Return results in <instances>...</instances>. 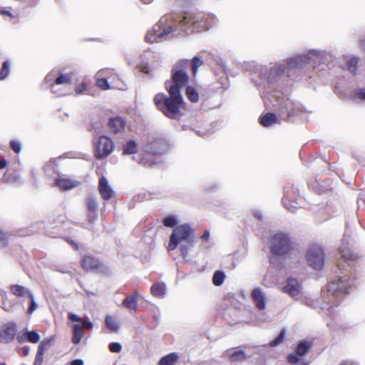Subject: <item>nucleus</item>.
<instances>
[{
  "mask_svg": "<svg viewBox=\"0 0 365 365\" xmlns=\"http://www.w3.org/2000/svg\"><path fill=\"white\" fill-rule=\"evenodd\" d=\"M229 356L232 361H242L246 358L245 352L242 350L234 351L229 354Z\"/></svg>",
  "mask_w": 365,
  "mask_h": 365,
  "instance_id": "37",
  "label": "nucleus"
},
{
  "mask_svg": "<svg viewBox=\"0 0 365 365\" xmlns=\"http://www.w3.org/2000/svg\"><path fill=\"white\" fill-rule=\"evenodd\" d=\"M289 190L286 189L284 190V197L282 199V202L284 205V207L289 212H295L297 210V207L293 205H289V203H287V201L290 200V196H289Z\"/></svg>",
  "mask_w": 365,
  "mask_h": 365,
  "instance_id": "31",
  "label": "nucleus"
},
{
  "mask_svg": "<svg viewBox=\"0 0 365 365\" xmlns=\"http://www.w3.org/2000/svg\"><path fill=\"white\" fill-rule=\"evenodd\" d=\"M167 148L165 142L161 139H155L148 141L143 146V151L152 155H158L163 153Z\"/></svg>",
  "mask_w": 365,
  "mask_h": 365,
  "instance_id": "12",
  "label": "nucleus"
},
{
  "mask_svg": "<svg viewBox=\"0 0 365 365\" xmlns=\"http://www.w3.org/2000/svg\"><path fill=\"white\" fill-rule=\"evenodd\" d=\"M359 61V59L358 57H352L346 63L347 69L353 75L356 74Z\"/></svg>",
  "mask_w": 365,
  "mask_h": 365,
  "instance_id": "33",
  "label": "nucleus"
},
{
  "mask_svg": "<svg viewBox=\"0 0 365 365\" xmlns=\"http://www.w3.org/2000/svg\"><path fill=\"white\" fill-rule=\"evenodd\" d=\"M70 365H84V362L82 359H77L73 360L71 362Z\"/></svg>",
  "mask_w": 365,
  "mask_h": 365,
  "instance_id": "62",
  "label": "nucleus"
},
{
  "mask_svg": "<svg viewBox=\"0 0 365 365\" xmlns=\"http://www.w3.org/2000/svg\"><path fill=\"white\" fill-rule=\"evenodd\" d=\"M186 95L187 98L192 103H196L199 100L198 93L197 92L196 89L191 86H187Z\"/></svg>",
  "mask_w": 365,
  "mask_h": 365,
  "instance_id": "32",
  "label": "nucleus"
},
{
  "mask_svg": "<svg viewBox=\"0 0 365 365\" xmlns=\"http://www.w3.org/2000/svg\"><path fill=\"white\" fill-rule=\"evenodd\" d=\"M180 245V255L182 257V258L185 259L189 254V248L187 245L183 244Z\"/></svg>",
  "mask_w": 365,
  "mask_h": 365,
  "instance_id": "54",
  "label": "nucleus"
},
{
  "mask_svg": "<svg viewBox=\"0 0 365 365\" xmlns=\"http://www.w3.org/2000/svg\"><path fill=\"white\" fill-rule=\"evenodd\" d=\"M307 262L309 266L316 270H320L324 267V254L319 246H313L309 248L307 254Z\"/></svg>",
  "mask_w": 365,
  "mask_h": 365,
  "instance_id": "11",
  "label": "nucleus"
},
{
  "mask_svg": "<svg viewBox=\"0 0 365 365\" xmlns=\"http://www.w3.org/2000/svg\"><path fill=\"white\" fill-rule=\"evenodd\" d=\"M166 286L164 283H156L152 285L150 292L153 296L161 297L164 295Z\"/></svg>",
  "mask_w": 365,
  "mask_h": 365,
  "instance_id": "29",
  "label": "nucleus"
},
{
  "mask_svg": "<svg viewBox=\"0 0 365 365\" xmlns=\"http://www.w3.org/2000/svg\"><path fill=\"white\" fill-rule=\"evenodd\" d=\"M288 361L294 365H308L309 363L304 359H301L294 354H289L287 356Z\"/></svg>",
  "mask_w": 365,
  "mask_h": 365,
  "instance_id": "36",
  "label": "nucleus"
},
{
  "mask_svg": "<svg viewBox=\"0 0 365 365\" xmlns=\"http://www.w3.org/2000/svg\"><path fill=\"white\" fill-rule=\"evenodd\" d=\"M187 59L180 60L175 64L173 69H183V68L187 66Z\"/></svg>",
  "mask_w": 365,
  "mask_h": 365,
  "instance_id": "55",
  "label": "nucleus"
},
{
  "mask_svg": "<svg viewBox=\"0 0 365 365\" xmlns=\"http://www.w3.org/2000/svg\"><path fill=\"white\" fill-rule=\"evenodd\" d=\"M138 152V144L134 140H128L123 146V154L129 155Z\"/></svg>",
  "mask_w": 365,
  "mask_h": 365,
  "instance_id": "24",
  "label": "nucleus"
},
{
  "mask_svg": "<svg viewBox=\"0 0 365 365\" xmlns=\"http://www.w3.org/2000/svg\"><path fill=\"white\" fill-rule=\"evenodd\" d=\"M139 163L144 167L151 168L157 164V161L153 156L142 157L139 161Z\"/></svg>",
  "mask_w": 365,
  "mask_h": 365,
  "instance_id": "38",
  "label": "nucleus"
},
{
  "mask_svg": "<svg viewBox=\"0 0 365 365\" xmlns=\"http://www.w3.org/2000/svg\"><path fill=\"white\" fill-rule=\"evenodd\" d=\"M54 182L57 187L63 190H71L81 184L78 180L63 177H57L54 180Z\"/></svg>",
  "mask_w": 365,
  "mask_h": 365,
  "instance_id": "16",
  "label": "nucleus"
},
{
  "mask_svg": "<svg viewBox=\"0 0 365 365\" xmlns=\"http://www.w3.org/2000/svg\"><path fill=\"white\" fill-rule=\"evenodd\" d=\"M10 147L16 153H19L21 150V143L19 141L14 140L10 142Z\"/></svg>",
  "mask_w": 365,
  "mask_h": 365,
  "instance_id": "52",
  "label": "nucleus"
},
{
  "mask_svg": "<svg viewBox=\"0 0 365 365\" xmlns=\"http://www.w3.org/2000/svg\"><path fill=\"white\" fill-rule=\"evenodd\" d=\"M203 63L202 60L201 58L198 56H195L191 61L192 64V71L194 75H195L197 71L200 66H201Z\"/></svg>",
  "mask_w": 365,
  "mask_h": 365,
  "instance_id": "42",
  "label": "nucleus"
},
{
  "mask_svg": "<svg viewBox=\"0 0 365 365\" xmlns=\"http://www.w3.org/2000/svg\"><path fill=\"white\" fill-rule=\"evenodd\" d=\"M108 127L113 132L119 133L124 129V121L119 117L110 118L108 122Z\"/></svg>",
  "mask_w": 365,
  "mask_h": 365,
  "instance_id": "21",
  "label": "nucleus"
},
{
  "mask_svg": "<svg viewBox=\"0 0 365 365\" xmlns=\"http://www.w3.org/2000/svg\"><path fill=\"white\" fill-rule=\"evenodd\" d=\"M88 217L89 222L91 223H94L98 219L96 212L93 213V212H88Z\"/></svg>",
  "mask_w": 365,
  "mask_h": 365,
  "instance_id": "59",
  "label": "nucleus"
},
{
  "mask_svg": "<svg viewBox=\"0 0 365 365\" xmlns=\"http://www.w3.org/2000/svg\"><path fill=\"white\" fill-rule=\"evenodd\" d=\"M53 81H56V87L61 86L62 88H66L71 92L73 81V76L71 73H58L53 71L46 75L45 82L50 83Z\"/></svg>",
  "mask_w": 365,
  "mask_h": 365,
  "instance_id": "10",
  "label": "nucleus"
},
{
  "mask_svg": "<svg viewBox=\"0 0 365 365\" xmlns=\"http://www.w3.org/2000/svg\"><path fill=\"white\" fill-rule=\"evenodd\" d=\"M225 278V274L224 272L217 270L214 272V274L212 276V283L215 286H220L223 284L224 280Z\"/></svg>",
  "mask_w": 365,
  "mask_h": 365,
  "instance_id": "34",
  "label": "nucleus"
},
{
  "mask_svg": "<svg viewBox=\"0 0 365 365\" xmlns=\"http://www.w3.org/2000/svg\"><path fill=\"white\" fill-rule=\"evenodd\" d=\"M267 108H274L282 120H292L293 118L303 116L307 113L304 106L290 98L287 92L277 91L270 97H263Z\"/></svg>",
  "mask_w": 365,
  "mask_h": 365,
  "instance_id": "4",
  "label": "nucleus"
},
{
  "mask_svg": "<svg viewBox=\"0 0 365 365\" xmlns=\"http://www.w3.org/2000/svg\"><path fill=\"white\" fill-rule=\"evenodd\" d=\"M284 336H285V330L282 329L281 331L279 332V335L274 339H273L272 341H271L269 342V346H276L279 345L284 340Z\"/></svg>",
  "mask_w": 365,
  "mask_h": 365,
  "instance_id": "45",
  "label": "nucleus"
},
{
  "mask_svg": "<svg viewBox=\"0 0 365 365\" xmlns=\"http://www.w3.org/2000/svg\"><path fill=\"white\" fill-rule=\"evenodd\" d=\"M339 365H358L356 363L351 361H342Z\"/></svg>",
  "mask_w": 365,
  "mask_h": 365,
  "instance_id": "64",
  "label": "nucleus"
},
{
  "mask_svg": "<svg viewBox=\"0 0 365 365\" xmlns=\"http://www.w3.org/2000/svg\"><path fill=\"white\" fill-rule=\"evenodd\" d=\"M189 76L184 69H172V80L165 83L169 96L159 93L153 101L158 109L166 117L176 119L180 113L184 100L180 90L188 83Z\"/></svg>",
  "mask_w": 365,
  "mask_h": 365,
  "instance_id": "3",
  "label": "nucleus"
},
{
  "mask_svg": "<svg viewBox=\"0 0 365 365\" xmlns=\"http://www.w3.org/2000/svg\"><path fill=\"white\" fill-rule=\"evenodd\" d=\"M177 224L178 219L174 215H169L165 217L163 220V225L167 227H171L174 229L175 227H177Z\"/></svg>",
  "mask_w": 365,
  "mask_h": 365,
  "instance_id": "39",
  "label": "nucleus"
},
{
  "mask_svg": "<svg viewBox=\"0 0 365 365\" xmlns=\"http://www.w3.org/2000/svg\"><path fill=\"white\" fill-rule=\"evenodd\" d=\"M206 24H154L152 29L147 32L146 42L153 43L166 40L171 37L190 35L208 31Z\"/></svg>",
  "mask_w": 365,
  "mask_h": 365,
  "instance_id": "5",
  "label": "nucleus"
},
{
  "mask_svg": "<svg viewBox=\"0 0 365 365\" xmlns=\"http://www.w3.org/2000/svg\"><path fill=\"white\" fill-rule=\"evenodd\" d=\"M48 83L49 84L51 91L53 93H55V94H56L58 96H65V95H67L68 93H70L66 88H62L61 86H58L56 87V81H51L50 83Z\"/></svg>",
  "mask_w": 365,
  "mask_h": 365,
  "instance_id": "30",
  "label": "nucleus"
},
{
  "mask_svg": "<svg viewBox=\"0 0 365 365\" xmlns=\"http://www.w3.org/2000/svg\"><path fill=\"white\" fill-rule=\"evenodd\" d=\"M16 327L14 323H8L0 327V343L11 342L16 334Z\"/></svg>",
  "mask_w": 365,
  "mask_h": 365,
  "instance_id": "13",
  "label": "nucleus"
},
{
  "mask_svg": "<svg viewBox=\"0 0 365 365\" xmlns=\"http://www.w3.org/2000/svg\"><path fill=\"white\" fill-rule=\"evenodd\" d=\"M82 267L86 270H97L101 267L100 261L92 255H86L81 261Z\"/></svg>",
  "mask_w": 365,
  "mask_h": 365,
  "instance_id": "18",
  "label": "nucleus"
},
{
  "mask_svg": "<svg viewBox=\"0 0 365 365\" xmlns=\"http://www.w3.org/2000/svg\"><path fill=\"white\" fill-rule=\"evenodd\" d=\"M44 352L38 349L34 365H41L43 360Z\"/></svg>",
  "mask_w": 365,
  "mask_h": 365,
  "instance_id": "53",
  "label": "nucleus"
},
{
  "mask_svg": "<svg viewBox=\"0 0 365 365\" xmlns=\"http://www.w3.org/2000/svg\"><path fill=\"white\" fill-rule=\"evenodd\" d=\"M109 349L111 352L119 353L122 349V346L118 342H111L109 344Z\"/></svg>",
  "mask_w": 365,
  "mask_h": 365,
  "instance_id": "51",
  "label": "nucleus"
},
{
  "mask_svg": "<svg viewBox=\"0 0 365 365\" xmlns=\"http://www.w3.org/2000/svg\"><path fill=\"white\" fill-rule=\"evenodd\" d=\"M331 57L327 52L311 49L283 61L257 66L253 72L259 76L260 81L255 82V85L260 92L266 93L267 96L265 97H270L275 91H282L287 86L292 73L305 74L310 68L327 64Z\"/></svg>",
  "mask_w": 365,
  "mask_h": 365,
  "instance_id": "1",
  "label": "nucleus"
},
{
  "mask_svg": "<svg viewBox=\"0 0 365 365\" xmlns=\"http://www.w3.org/2000/svg\"><path fill=\"white\" fill-rule=\"evenodd\" d=\"M84 335V332L81 326L78 324H75L73 325V337L72 342L74 344H78L81 341L83 336Z\"/></svg>",
  "mask_w": 365,
  "mask_h": 365,
  "instance_id": "25",
  "label": "nucleus"
},
{
  "mask_svg": "<svg viewBox=\"0 0 365 365\" xmlns=\"http://www.w3.org/2000/svg\"><path fill=\"white\" fill-rule=\"evenodd\" d=\"M27 341L31 343H37L40 340V335L36 331H25Z\"/></svg>",
  "mask_w": 365,
  "mask_h": 365,
  "instance_id": "40",
  "label": "nucleus"
},
{
  "mask_svg": "<svg viewBox=\"0 0 365 365\" xmlns=\"http://www.w3.org/2000/svg\"><path fill=\"white\" fill-rule=\"evenodd\" d=\"M139 296V292L138 290H135L134 292L128 295L125 297V299L123 301L122 305L130 310H135L138 307V297Z\"/></svg>",
  "mask_w": 365,
  "mask_h": 365,
  "instance_id": "20",
  "label": "nucleus"
},
{
  "mask_svg": "<svg viewBox=\"0 0 365 365\" xmlns=\"http://www.w3.org/2000/svg\"><path fill=\"white\" fill-rule=\"evenodd\" d=\"M280 120H282L279 115L272 113H267L259 117V123L264 127H269L274 123H279Z\"/></svg>",
  "mask_w": 365,
  "mask_h": 365,
  "instance_id": "19",
  "label": "nucleus"
},
{
  "mask_svg": "<svg viewBox=\"0 0 365 365\" xmlns=\"http://www.w3.org/2000/svg\"><path fill=\"white\" fill-rule=\"evenodd\" d=\"M10 291L14 295L18 297H23L26 295L30 297V294H32V292L29 289L19 284L11 285Z\"/></svg>",
  "mask_w": 365,
  "mask_h": 365,
  "instance_id": "22",
  "label": "nucleus"
},
{
  "mask_svg": "<svg viewBox=\"0 0 365 365\" xmlns=\"http://www.w3.org/2000/svg\"><path fill=\"white\" fill-rule=\"evenodd\" d=\"M53 339V336H51L48 339H43V341H41L40 344L38 345V349L45 352V351H46L47 349H48L49 347H51Z\"/></svg>",
  "mask_w": 365,
  "mask_h": 365,
  "instance_id": "41",
  "label": "nucleus"
},
{
  "mask_svg": "<svg viewBox=\"0 0 365 365\" xmlns=\"http://www.w3.org/2000/svg\"><path fill=\"white\" fill-rule=\"evenodd\" d=\"M81 325L85 329H91L93 327V324L90 321L82 320Z\"/></svg>",
  "mask_w": 365,
  "mask_h": 365,
  "instance_id": "57",
  "label": "nucleus"
},
{
  "mask_svg": "<svg viewBox=\"0 0 365 365\" xmlns=\"http://www.w3.org/2000/svg\"><path fill=\"white\" fill-rule=\"evenodd\" d=\"M253 215H254V216H255L257 219H258V220H262L263 215H262V212H261L260 210H255L253 211Z\"/></svg>",
  "mask_w": 365,
  "mask_h": 365,
  "instance_id": "61",
  "label": "nucleus"
},
{
  "mask_svg": "<svg viewBox=\"0 0 365 365\" xmlns=\"http://www.w3.org/2000/svg\"><path fill=\"white\" fill-rule=\"evenodd\" d=\"M178 359V354L176 352H172L163 356L159 360L158 365H175Z\"/></svg>",
  "mask_w": 365,
  "mask_h": 365,
  "instance_id": "23",
  "label": "nucleus"
},
{
  "mask_svg": "<svg viewBox=\"0 0 365 365\" xmlns=\"http://www.w3.org/2000/svg\"><path fill=\"white\" fill-rule=\"evenodd\" d=\"M290 247V239L284 233H277L271 239V252L277 256L285 255Z\"/></svg>",
  "mask_w": 365,
  "mask_h": 365,
  "instance_id": "9",
  "label": "nucleus"
},
{
  "mask_svg": "<svg viewBox=\"0 0 365 365\" xmlns=\"http://www.w3.org/2000/svg\"><path fill=\"white\" fill-rule=\"evenodd\" d=\"M312 346V343L309 341H301L297 347V354L299 356H303L306 355Z\"/></svg>",
  "mask_w": 365,
  "mask_h": 365,
  "instance_id": "28",
  "label": "nucleus"
},
{
  "mask_svg": "<svg viewBox=\"0 0 365 365\" xmlns=\"http://www.w3.org/2000/svg\"><path fill=\"white\" fill-rule=\"evenodd\" d=\"M16 339H17L18 342H19V343H24L26 341H27L26 336L25 335V332L24 334L19 333L17 334Z\"/></svg>",
  "mask_w": 365,
  "mask_h": 365,
  "instance_id": "60",
  "label": "nucleus"
},
{
  "mask_svg": "<svg viewBox=\"0 0 365 365\" xmlns=\"http://www.w3.org/2000/svg\"><path fill=\"white\" fill-rule=\"evenodd\" d=\"M68 319L73 322H79L82 321L81 318L79 316L73 313H70L68 314Z\"/></svg>",
  "mask_w": 365,
  "mask_h": 365,
  "instance_id": "56",
  "label": "nucleus"
},
{
  "mask_svg": "<svg viewBox=\"0 0 365 365\" xmlns=\"http://www.w3.org/2000/svg\"><path fill=\"white\" fill-rule=\"evenodd\" d=\"M94 155L100 160L109 156L114 150L113 140L106 136L101 135L93 140Z\"/></svg>",
  "mask_w": 365,
  "mask_h": 365,
  "instance_id": "8",
  "label": "nucleus"
},
{
  "mask_svg": "<svg viewBox=\"0 0 365 365\" xmlns=\"http://www.w3.org/2000/svg\"><path fill=\"white\" fill-rule=\"evenodd\" d=\"M149 56H150V52L149 51H146L142 54L140 56V61L138 64L141 71L146 74L150 73L149 63L148 62V58Z\"/></svg>",
  "mask_w": 365,
  "mask_h": 365,
  "instance_id": "26",
  "label": "nucleus"
},
{
  "mask_svg": "<svg viewBox=\"0 0 365 365\" xmlns=\"http://www.w3.org/2000/svg\"><path fill=\"white\" fill-rule=\"evenodd\" d=\"M29 297L30 298V304L28 308L27 312L29 314H31L37 309L38 304L34 299L33 294H30V297Z\"/></svg>",
  "mask_w": 365,
  "mask_h": 365,
  "instance_id": "48",
  "label": "nucleus"
},
{
  "mask_svg": "<svg viewBox=\"0 0 365 365\" xmlns=\"http://www.w3.org/2000/svg\"><path fill=\"white\" fill-rule=\"evenodd\" d=\"M284 336H285V330L282 329L281 331L279 332V335L274 339H273L272 341H271L269 342V346H276L279 345L284 340Z\"/></svg>",
  "mask_w": 365,
  "mask_h": 365,
  "instance_id": "46",
  "label": "nucleus"
},
{
  "mask_svg": "<svg viewBox=\"0 0 365 365\" xmlns=\"http://www.w3.org/2000/svg\"><path fill=\"white\" fill-rule=\"evenodd\" d=\"M302 303L308 306V307H314V304H315V302L314 301H313L312 299H309V298H304L302 299Z\"/></svg>",
  "mask_w": 365,
  "mask_h": 365,
  "instance_id": "58",
  "label": "nucleus"
},
{
  "mask_svg": "<svg viewBox=\"0 0 365 365\" xmlns=\"http://www.w3.org/2000/svg\"><path fill=\"white\" fill-rule=\"evenodd\" d=\"M98 190L104 200H108L111 198L113 191L104 176H102L99 180Z\"/></svg>",
  "mask_w": 365,
  "mask_h": 365,
  "instance_id": "17",
  "label": "nucleus"
},
{
  "mask_svg": "<svg viewBox=\"0 0 365 365\" xmlns=\"http://www.w3.org/2000/svg\"><path fill=\"white\" fill-rule=\"evenodd\" d=\"M252 301L256 308L259 310H264L266 307V295L263 290L259 288H255L252 290L251 294Z\"/></svg>",
  "mask_w": 365,
  "mask_h": 365,
  "instance_id": "15",
  "label": "nucleus"
},
{
  "mask_svg": "<svg viewBox=\"0 0 365 365\" xmlns=\"http://www.w3.org/2000/svg\"><path fill=\"white\" fill-rule=\"evenodd\" d=\"M353 98L357 103L365 101V88L356 89L354 91Z\"/></svg>",
  "mask_w": 365,
  "mask_h": 365,
  "instance_id": "43",
  "label": "nucleus"
},
{
  "mask_svg": "<svg viewBox=\"0 0 365 365\" xmlns=\"http://www.w3.org/2000/svg\"><path fill=\"white\" fill-rule=\"evenodd\" d=\"M10 68L9 63L6 61L2 64V68L0 71V80L5 79L9 74Z\"/></svg>",
  "mask_w": 365,
  "mask_h": 365,
  "instance_id": "44",
  "label": "nucleus"
},
{
  "mask_svg": "<svg viewBox=\"0 0 365 365\" xmlns=\"http://www.w3.org/2000/svg\"><path fill=\"white\" fill-rule=\"evenodd\" d=\"M210 237V232L207 230L204 232V234L201 236V238L204 240H208Z\"/></svg>",
  "mask_w": 365,
  "mask_h": 365,
  "instance_id": "63",
  "label": "nucleus"
},
{
  "mask_svg": "<svg viewBox=\"0 0 365 365\" xmlns=\"http://www.w3.org/2000/svg\"><path fill=\"white\" fill-rule=\"evenodd\" d=\"M186 20L190 21V23H214L218 21L217 16L212 14L198 12L190 14L172 11L162 16L158 23H185Z\"/></svg>",
  "mask_w": 365,
  "mask_h": 365,
  "instance_id": "6",
  "label": "nucleus"
},
{
  "mask_svg": "<svg viewBox=\"0 0 365 365\" xmlns=\"http://www.w3.org/2000/svg\"><path fill=\"white\" fill-rule=\"evenodd\" d=\"M85 203L87 207V210L89 212H97L98 211V203L96 200V197L93 195H89L86 200Z\"/></svg>",
  "mask_w": 365,
  "mask_h": 365,
  "instance_id": "27",
  "label": "nucleus"
},
{
  "mask_svg": "<svg viewBox=\"0 0 365 365\" xmlns=\"http://www.w3.org/2000/svg\"><path fill=\"white\" fill-rule=\"evenodd\" d=\"M106 325L111 331H117L119 329L118 322L112 317L107 316L105 320Z\"/></svg>",
  "mask_w": 365,
  "mask_h": 365,
  "instance_id": "35",
  "label": "nucleus"
},
{
  "mask_svg": "<svg viewBox=\"0 0 365 365\" xmlns=\"http://www.w3.org/2000/svg\"><path fill=\"white\" fill-rule=\"evenodd\" d=\"M284 336H285V330L282 329L281 331L279 332V335L274 339H273L272 341H271L269 342V346H276L279 345L284 340Z\"/></svg>",
  "mask_w": 365,
  "mask_h": 365,
  "instance_id": "47",
  "label": "nucleus"
},
{
  "mask_svg": "<svg viewBox=\"0 0 365 365\" xmlns=\"http://www.w3.org/2000/svg\"><path fill=\"white\" fill-rule=\"evenodd\" d=\"M97 85L102 90H108L110 88L109 83L106 78H102L97 80Z\"/></svg>",
  "mask_w": 365,
  "mask_h": 365,
  "instance_id": "49",
  "label": "nucleus"
},
{
  "mask_svg": "<svg viewBox=\"0 0 365 365\" xmlns=\"http://www.w3.org/2000/svg\"><path fill=\"white\" fill-rule=\"evenodd\" d=\"M8 245V235L6 232L0 231V247L4 248Z\"/></svg>",
  "mask_w": 365,
  "mask_h": 365,
  "instance_id": "50",
  "label": "nucleus"
},
{
  "mask_svg": "<svg viewBox=\"0 0 365 365\" xmlns=\"http://www.w3.org/2000/svg\"><path fill=\"white\" fill-rule=\"evenodd\" d=\"M339 250L343 262L338 264L337 270L327 285V293L323 291V299L327 305L338 306L355 284L356 275L352 268L355 265L356 256L351 248L349 237H344Z\"/></svg>",
  "mask_w": 365,
  "mask_h": 365,
  "instance_id": "2",
  "label": "nucleus"
},
{
  "mask_svg": "<svg viewBox=\"0 0 365 365\" xmlns=\"http://www.w3.org/2000/svg\"><path fill=\"white\" fill-rule=\"evenodd\" d=\"M193 231L188 224H183L175 227L171 235L168 246L169 251L174 250L181 242L186 241L191 247L193 246V240L192 238Z\"/></svg>",
  "mask_w": 365,
  "mask_h": 365,
  "instance_id": "7",
  "label": "nucleus"
},
{
  "mask_svg": "<svg viewBox=\"0 0 365 365\" xmlns=\"http://www.w3.org/2000/svg\"><path fill=\"white\" fill-rule=\"evenodd\" d=\"M282 291L292 298H296L302 291V285L299 281L293 277H288L286 284L282 287Z\"/></svg>",
  "mask_w": 365,
  "mask_h": 365,
  "instance_id": "14",
  "label": "nucleus"
}]
</instances>
